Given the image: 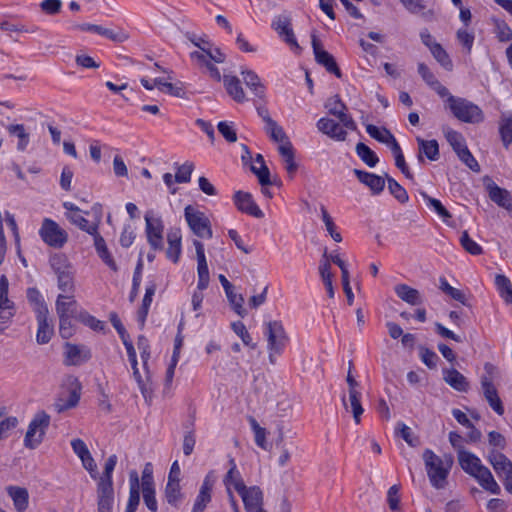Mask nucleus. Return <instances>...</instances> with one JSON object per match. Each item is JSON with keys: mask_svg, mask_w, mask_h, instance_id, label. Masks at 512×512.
<instances>
[{"mask_svg": "<svg viewBox=\"0 0 512 512\" xmlns=\"http://www.w3.org/2000/svg\"><path fill=\"white\" fill-rule=\"evenodd\" d=\"M447 103L453 116L464 123H480L484 120L481 108L465 98L449 95Z\"/></svg>", "mask_w": 512, "mask_h": 512, "instance_id": "1", "label": "nucleus"}, {"mask_svg": "<svg viewBox=\"0 0 512 512\" xmlns=\"http://www.w3.org/2000/svg\"><path fill=\"white\" fill-rule=\"evenodd\" d=\"M82 385L77 377L68 376L65 382V388L57 397L54 408L58 413L76 407L80 401Z\"/></svg>", "mask_w": 512, "mask_h": 512, "instance_id": "2", "label": "nucleus"}, {"mask_svg": "<svg viewBox=\"0 0 512 512\" xmlns=\"http://www.w3.org/2000/svg\"><path fill=\"white\" fill-rule=\"evenodd\" d=\"M49 425L50 416L45 411L37 412L29 423L24 446L28 449H36L42 443Z\"/></svg>", "mask_w": 512, "mask_h": 512, "instance_id": "3", "label": "nucleus"}, {"mask_svg": "<svg viewBox=\"0 0 512 512\" xmlns=\"http://www.w3.org/2000/svg\"><path fill=\"white\" fill-rule=\"evenodd\" d=\"M423 459L431 485L437 489L443 488L449 471L444 467L442 459L430 449L424 451Z\"/></svg>", "mask_w": 512, "mask_h": 512, "instance_id": "4", "label": "nucleus"}, {"mask_svg": "<svg viewBox=\"0 0 512 512\" xmlns=\"http://www.w3.org/2000/svg\"><path fill=\"white\" fill-rule=\"evenodd\" d=\"M39 236L45 244L56 249L62 248L68 241V233L50 218L43 219Z\"/></svg>", "mask_w": 512, "mask_h": 512, "instance_id": "5", "label": "nucleus"}, {"mask_svg": "<svg viewBox=\"0 0 512 512\" xmlns=\"http://www.w3.org/2000/svg\"><path fill=\"white\" fill-rule=\"evenodd\" d=\"M184 216L189 228L196 236L206 239L212 237L211 223L204 212L195 209L192 205H187Z\"/></svg>", "mask_w": 512, "mask_h": 512, "instance_id": "6", "label": "nucleus"}, {"mask_svg": "<svg viewBox=\"0 0 512 512\" xmlns=\"http://www.w3.org/2000/svg\"><path fill=\"white\" fill-rule=\"evenodd\" d=\"M145 233L147 242L153 250H163V231L164 224L161 217H155L153 211L146 212L145 216Z\"/></svg>", "mask_w": 512, "mask_h": 512, "instance_id": "7", "label": "nucleus"}, {"mask_svg": "<svg viewBox=\"0 0 512 512\" xmlns=\"http://www.w3.org/2000/svg\"><path fill=\"white\" fill-rule=\"evenodd\" d=\"M237 492L242 498L246 512H265L263 492L260 487H247L245 483H238Z\"/></svg>", "mask_w": 512, "mask_h": 512, "instance_id": "8", "label": "nucleus"}, {"mask_svg": "<svg viewBox=\"0 0 512 512\" xmlns=\"http://www.w3.org/2000/svg\"><path fill=\"white\" fill-rule=\"evenodd\" d=\"M264 334L267 337L268 350L275 351L276 354H281L287 342V335L282 323L276 320L269 321L265 325Z\"/></svg>", "mask_w": 512, "mask_h": 512, "instance_id": "9", "label": "nucleus"}, {"mask_svg": "<svg viewBox=\"0 0 512 512\" xmlns=\"http://www.w3.org/2000/svg\"><path fill=\"white\" fill-rule=\"evenodd\" d=\"M324 106L328 110L329 114L338 118L345 128L352 131L357 129L355 121L349 114H347V107L339 95H334L328 98Z\"/></svg>", "mask_w": 512, "mask_h": 512, "instance_id": "10", "label": "nucleus"}, {"mask_svg": "<svg viewBox=\"0 0 512 512\" xmlns=\"http://www.w3.org/2000/svg\"><path fill=\"white\" fill-rule=\"evenodd\" d=\"M215 484V475L212 471L208 472L200 486L198 495L193 504L191 512H204L207 505L212 500V490Z\"/></svg>", "mask_w": 512, "mask_h": 512, "instance_id": "11", "label": "nucleus"}, {"mask_svg": "<svg viewBox=\"0 0 512 512\" xmlns=\"http://www.w3.org/2000/svg\"><path fill=\"white\" fill-rule=\"evenodd\" d=\"M312 47L316 62L325 67L327 72L334 74L337 78H341L342 73L335 61V58L329 52L321 48V44L315 35H312Z\"/></svg>", "mask_w": 512, "mask_h": 512, "instance_id": "12", "label": "nucleus"}, {"mask_svg": "<svg viewBox=\"0 0 512 512\" xmlns=\"http://www.w3.org/2000/svg\"><path fill=\"white\" fill-rule=\"evenodd\" d=\"M72 29L84 31V32L96 33V34L103 36L113 42H116V43L124 42L128 38L127 35L122 30L115 32L114 30L105 28L101 25L90 24V23L73 24Z\"/></svg>", "mask_w": 512, "mask_h": 512, "instance_id": "13", "label": "nucleus"}, {"mask_svg": "<svg viewBox=\"0 0 512 512\" xmlns=\"http://www.w3.org/2000/svg\"><path fill=\"white\" fill-rule=\"evenodd\" d=\"M233 201L237 209L242 213L248 214L255 218L264 217V213L255 203L250 193L244 191H237L233 196Z\"/></svg>", "mask_w": 512, "mask_h": 512, "instance_id": "14", "label": "nucleus"}, {"mask_svg": "<svg viewBox=\"0 0 512 512\" xmlns=\"http://www.w3.org/2000/svg\"><path fill=\"white\" fill-rule=\"evenodd\" d=\"M193 245L196 250V256H197V273H198V283L197 288L198 290L202 291L205 290L209 285V269L206 261L205 256V250L204 245L199 240H194Z\"/></svg>", "mask_w": 512, "mask_h": 512, "instance_id": "15", "label": "nucleus"}, {"mask_svg": "<svg viewBox=\"0 0 512 512\" xmlns=\"http://www.w3.org/2000/svg\"><path fill=\"white\" fill-rule=\"evenodd\" d=\"M55 309L58 317L73 316L78 319V315L83 310L79 308L75 295L59 294L55 302Z\"/></svg>", "mask_w": 512, "mask_h": 512, "instance_id": "16", "label": "nucleus"}, {"mask_svg": "<svg viewBox=\"0 0 512 512\" xmlns=\"http://www.w3.org/2000/svg\"><path fill=\"white\" fill-rule=\"evenodd\" d=\"M316 126L320 132L336 141H345L347 138L344 126L333 119L322 117L317 121Z\"/></svg>", "mask_w": 512, "mask_h": 512, "instance_id": "17", "label": "nucleus"}, {"mask_svg": "<svg viewBox=\"0 0 512 512\" xmlns=\"http://www.w3.org/2000/svg\"><path fill=\"white\" fill-rule=\"evenodd\" d=\"M481 386L483 390L484 397L488 402L489 406L498 414H504V406L502 401L498 395L497 389L494 386L492 380L487 376H483L481 378Z\"/></svg>", "mask_w": 512, "mask_h": 512, "instance_id": "18", "label": "nucleus"}, {"mask_svg": "<svg viewBox=\"0 0 512 512\" xmlns=\"http://www.w3.org/2000/svg\"><path fill=\"white\" fill-rule=\"evenodd\" d=\"M91 358L89 349H82L76 344L67 342L65 344V360L67 366H78Z\"/></svg>", "mask_w": 512, "mask_h": 512, "instance_id": "19", "label": "nucleus"}, {"mask_svg": "<svg viewBox=\"0 0 512 512\" xmlns=\"http://www.w3.org/2000/svg\"><path fill=\"white\" fill-rule=\"evenodd\" d=\"M418 144L417 159L420 163H424V157L430 161H437L440 158L439 144L437 140H424L421 137L416 138Z\"/></svg>", "mask_w": 512, "mask_h": 512, "instance_id": "20", "label": "nucleus"}, {"mask_svg": "<svg viewBox=\"0 0 512 512\" xmlns=\"http://www.w3.org/2000/svg\"><path fill=\"white\" fill-rule=\"evenodd\" d=\"M489 198L498 206L503 207L509 211L512 210V197L510 192L504 188L499 187L493 181L486 185Z\"/></svg>", "mask_w": 512, "mask_h": 512, "instance_id": "21", "label": "nucleus"}, {"mask_svg": "<svg viewBox=\"0 0 512 512\" xmlns=\"http://www.w3.org/2000/svg\"><path fill=\"white\" fill-rule=\"evenodd\" d=\"M181 230L179 228H172L167 233L168 247L166 249V257L173 263L179 261L182 246H181Z\"/></svg>", "mask_w": 512, "mask_h": 512, "instance_id": "22", "label": "nucleus"}, {"mask_svg": "<svg viewBox=\"0 0 512 512\" xmlns=\"http://www.w3.org/2000/svg\"><path fill=\"white\" fill-rule=\"evenodd\" d=\"M272 27L277 31V33L284 37V41L293 48L300 49L297 40L295 38L293 29L291 27V23L289 18L284 16L277 17L273 23Z\"/></svg>", "mask_w": 512, "mask_h": 512, "instance_id": "23", "label": "nucleus"}, {"mask_svg": "<svg viewBox=\"0 0 512 512\" xmlns=\"http://www.w3.org/2000/svg\"><path fill=\"white\" fill-rule=\"evenodd\" d=\"M354 174L362 184L369 187L373 194H380L383 191L385 187L383 177L359 169H354Z\"/></svg>", "mask_w": 512, "mask_h": 512, "instance_id": "24", "label": "nucleus"}, {"mask_svg": "<svg viewBox=\"0 0 512 512\" xmlns=\"http://www.w3.org/2000/svg\"><path fill=\"white\" fill-rule=\"evenodd\" d=\"M361 392L360 391H349L348 399L346 395H342L341 400L342 404L346 411H350L353 415L354 421L356 424H359L361 421V415L364 412L362 404L360 402Z\"/></svg>", "mask_w": 512, "mask_h": 512, "instance_id": "25", "label": "nucleus"}, {"mask_svg": "<svg viewBox=\"0 0 512 512\" xmlns=\"http://www.w3.org/2000/svg\"><path fill=\"white\" fill-rule=\"evenodd\" d=\"M7 494L13 501L14 508L17 512H25L29 505V493L24 487L8 486L6 488Z\"/></svg>", "mask_w": 512, "mask_h": 512, "instance_id": "26", "label": "nucleus"}, {"mask_svg": "<svg viewBox=\"0 0 512 512\" xmlns=\"http://www.w3.org/2000/svg\"><path fill=\"white\" fill-rule=\"evenodd\" d=\"M457 458L461 468L472 477L484 466L480 458L469 451H461Z\"/></svg>", "mask_w": 512, "mask_h": 512, "instance_id": "27", "label": "nucleus"}, {"mask_svg": "<svg viewBox=\"0 0 512 512\" xmlns=\"http://www.w3.org/2000/svg\"><path fill=\"white\" fill-rule=\"evenodd\" d=\"M98 512H112L114 504L113 486L97 485Z\"/></svg>", "mask_w": 512, "mask_h": 512, "instance_id": "28", "label": "nucleus"}, {"mask_svg": "<svg viewBox=\"0 0 512 512\" xmlns=\"http://www.w3.org/2000/svg\"><path fill=\"white\" fill-rule=\"evenodd\" d=\"M443 379L456 391L466 392L469 389L466 377L454 368L443 370Z\"/></svg>", "mask_w": 512, "mask_h": 512, "instance_id": "29", "label": "nucleus"}, {"mask_svg": "<svg viewBox=\"0 0 512 512\" xmlns=\"http://www.w3.org/2000/svg\"><path fill=\"white\" fill-rule=\"evenodd\" d=\"M473 477L484 490L495 495L500 494V486L497 484L491 471L486 466H483Z\"/></svg>", "mask_w": 512, "mask_h": 512, "instance_id": "30", "label": "nucleus"}, {"mask_svg": "<svg viewBox=\"0 0 512 512\" xmlns=\"http://www.w3.org/2000/svg\"><path fill=\"white\" fill-rule=\"evenodd\" d=\"M38 330L36 340L39 344H47L54 333L53 326L49 323V313L36 315Z\"/></svg>", "mask_w": 512, "mask_h": 512, "instance_id": "31", "label": "nucleus"}, {"mask_svg": "<svg viewBox=\"0 0 512 512\" xmlns=\"http://www.w3.org/2000/svg\"><path fill=\"white\" fill-rule=\"evenodd\" d=\"M223 83L227 93L234 101L238 103L246 101L244 90L241 86L240 80L236 76L224 75Z\"/></svg>", "mask_w": 512, "mask_h": 512, "instance_id": "32", "label": "nucleus"}, {"mask_svg": "<svg viewBox=\"0 0 512 512\" xmlns=\"http://www.w3.org/2000/svg\"><path fill=\"white\" fill-rule=\"evenodd\" d=\"M394 291L402 301L410 305H420L423 303L420 292L406 284L396 285Z\"/></svg>", "mask_w": 512, "mask_h": 512, "instance_id": "33", "label": "nucleus"}, {"mask_svg": "<svg viewBox=\"0 0 512 512\" xmlns=\"http://www.w3.org/2000/svg\"><path fill=\"white\" fill-rule=\"evenodd\" d=\"M241 74L245 85L256 97L263 99L265 97V86L261 82L259 76L252 70H242Z\"/></svg>", "mask_w": 512, "mask_h": 512, "instance_id": "34", "label": "nucleus"}, {"mask_svg": "<svg viewBox=\"0 0 512 512\" xmlns=\"http://www.w3.org/2000/svg\"><path fill=\"white\" fill-rule=\"evenodd\" d=\"M49 264L57 277L59 275L74 272L72 264L63 253H55L51 255L49 258Z\"/></svg>", "mask_w": 512, "mask_h": 512, "instance_id": "35", "label": "nucleus"}, {"mask_svg": "<svg viewBox=\"0 0 512 512\" xmlns=\"http://www.w3.org/2000/svg\"><path fill=\"white\" fill-rule=\"evenodd\" d=\"M279 154L283 157L285 169L292 178L298 169V165L294 159V151L290 141H286L278 148Z\"/></svg>", "mask_w": 512, "mask_h": 512, "instance_id": "36", "label": "nucleus"}, {"mask_svg": "<svg viewBox=\"0 0 512 512\" xmlns=\"http://www.w3.org/2000/svg\"><path fill=\"white\" fill-rule=\"evenodd\" d=\"M488 459L496 473L500 476L512 470V462L498 451L492 450Z\"/></svg>", "mask_w": 512, "mask_h": 512, "instance_id": "37", "label": "nucleus"}, {"mask_svg": "<svg viewBox=\"0 0 512 512\" xmlns=\"http://www.w3.org/2000/svg\"><path fill=\"white\" fill-rule=\"evenodd\" d=\"M27 300L33 308V311L36 315L49 313L47 304L40 293V291L35 287H30L27 289Z\"/></svg>", "mask_w": 512, "mask_h": 512, "instance_id": "38", "label": "nucleus"}, {"mask_svg": "<svg viewBox=\"0 0 512 512\" xmlns=\"http://www.w3.org/2000/svg\"><path fill=\"white\" fill-rule=\"evenodd\" d=\"M331 265L329 263V259L327 258V251L325 250L323 253L322 260L319 265V273L321 276V279L326 287L327 294L329 298L334 297V288L332 284V273L330 271Z\"/></svg>", "mask_w": 512, "mask_h": 512, "instance_id": "39", "label": "nucleus"}, {"mask_svg": "<svg viewBox=\"0 0 512 512\" xmlns=\"http://www.w3.org/2000/svg\"><path fill=\"white\" fill-rule=\"evenodd\" d=\"M499 134L504 147L507 149L512 143V113H502L499 122Z\"/></svg>", "mask_w": 512, "mask_h": 512, "instance_id": "40", "label": "nucleus"}, {"mask_svg": "<svg viewBox=\"0 0 512 512\" xmlns=\"http://www.w3.org/2000/svg\"><path fill=\"white\" fill-rule=\"evenodd\" d=\"M6 129L10 136L18 139L17 149L25 151L30 142V135L26 131L25 126L23 124H9Z\"/></svg>", "mask_w": 512, "mask_h": 512, "instance_id": "41", "label": "nucleus"}, {"mask_svg": "<svg viewBox=\"0 0 512 512\" xmlns=\"http://www.w3.org/2000/svg\"><path fill=\"white\" fill-rule=\"evenodd\" d=\"M165 499L168 504L171 506L178 508L183 500V493L181 491L180 482H169L167 481L165 491H164Z\"/></svg>", "mask_w": 512, "mask_h": 512, "instance_id": "42", "label": "nucleus"}, {"mask_svg": "<svg viewBox=\"0 0 512 512\" xmlns=\"http://www.w3.org/2000/svg\"><path fill=\"white\" fill-rule=\"evenodd\" d=\"M355 150L358 157L369 167H375L379 162L376 153L366 144L362 142L357 143Z\"/></svg>", "mask_w": 512, "mask_h": 512, "instance_id": "43", "label": "nucleus"}, {"mask_svg": "<svg viewBox=\"0 0 512 512\" xmlns=\"http://www.w3.org/2000/svg\"><path fill=\"white\" fill-rule=\"evenodd\" d=\"M67 219L74 225H76L82 231H85L89 235L92 232V228L99 229V221L89 223V221L79 213H66Z\"/></svg>", "mask_w": 512, "mask_h": 512, "instance_id": "44", "label": "nucleus"}, {"mask_svg": "<svg viewBox=\"0 0 512 512\" xmlns=\"http://www.w3.org/2000/svg\"><path fill=\"white\" fill-rule=\"evenodd\" d=\"M117 464V456L115 454L110 455L106 460L104 471L102 476L99 477L97 485L113 486L112 474Z\"/></svg>", "mask_w": 512, "mask_h": 512, "instance_id": "45", "label": "nucleus"}, {"mask_svg": "<svg viewBox=\"0 0 512 512\" xmlns=\"http://www.w3.org/2000/svg\"><path fill=\"white\" fill-rule=\"evenodd\" d=\"M229 465L230 468L224 477V484L227 489L230 488L231 485H233L235 490L237 491L238 483H244V481L240 475V472L237 469V465L234 458L229 459Z\"/></svg>", "mask_w": 512, "mask_h": 512, "instance_id": "46", "label": "nucleus"}, {"mask_svg": "<svg viewBox=\"0 0 512 512\" xmlns=\"http://www.w3.org/2000/svg\"><path fill=\"white\" fill-rule=\"evenodd\" d=\"M57 287L64 295H74L75 293V282L74 272L59 275L57 277Z\"/></svg>", "mask_w": 512, "mask_h": 512, "instance_id": "47", "label": "nucleus"}, {"mask_svg": "<svg viewBox=\"0 0 512 512\" xmlns=\"http://www.w3.org/2000/svg\"><path fill=\"white\" fill-rule=\"evenodd\" d=\"M495 284L499 290L500 296L506 303H512V284L504 275H497Z\"/></svg>", "mask_w": 512, "mask_h": 512, "instance_id": "48", "label": "nucleus"}, {"mask_svg": "<svg viewBox=\"0 0 512 512\" xmlns=\"http://www.w3.org/2000/svg\"><path fill=\"white\" fill-rule=\"evenodd\" d=\"M430 52L442 67L448 71L452 70L453 63L441 44L432 45Z\"/></svg>", "mask_w": 512, "mask_h": 512, "instance_id": "49", "label": "nucleus"}, {"mask_svg": "<svg viewBox=\"0 0 512 512\" xmlns=\"http://www.w3.org/2000/svg\"><path fill=\"white\" fill-rule=\"evenodd\" d=\"M421 196L424 199L426 205L433 209L441 218L445 220L452 217L451 213L442 205L438 199L429 196L426 192H421Z\"/></svg>", "mask_w": 512, "mask_h": 512, "instance_id": "50", "label": "nucleus"}, {"mask_svg": "<svg viewBox=\"0 0 512 512\" xmlns=\"http://www.w3.org/2000/svg\"><path fill=\"white\" fill-rule=\"evenodd\" d=\"M265 131L274 142H281L283 144L289 141L283 128L274 120L265 124Z\"/></svg>", "mask_w": 512, "mask_h": 512, "instance_id": "51", "label": "nucleus"}, {"mask_svg": "<svg viewBox=\"0 0 512 512\" xmlns=\"http://www.w3.org/2000/svg\"><path fill=\"white\" fill-rule=\"evenodd\" d=\"M77 320L94 331L99 332L105 329V323L103 321L96 319L84 309L79 313Z\"/></svg>", "mask_w": 512, "mask_h": 512, "instance_id": "52", "label": "nucleus"}, {"mask_svg": "<svg viewBox=\"0 0 512 512\" xmlns=\"http://www.w3.org/2000/svg\"><path fill=\"white\" fill-rule=\"evenodd\" d=\"M225 294L227 296V299H228L230 305L232 306L233 310L235 311V313L241 317H244L247 314V312L243 308V303H244L243 296L241 294H236L234 292V287L229 289V291H226Z\"/></svg>", "mask_w": 512, "mask_h": 512, "instance_id": "53", "label": "nucleus"}, {"mask_svg": "<svg viewBox=\"0 0 512 512\" xmlns=\"http://www.w3.org/2000/svg\"><path fill=\"white\" fill-rule=\"evenodd\" d=\"M460 244L463 249L471 255L476 256L483 253V248L469 236L467 231L462 232L460 236Z\"/></svg>", "mask_w": 512, "mask_h": 512, "instance_id": "54", "label": "nucleus"}, {"mask_svg": "<svg viewBox=\"0 0 512 512\" xmlns=\"http://www.w3.org/2000/svg\"><path fill=\"white\" fill-rule=\"evenodd\" d=\"M388 190L400 202L406 203L409 200L407 191L392 177L387 175Z\"/></svg>", "mask_w": 512, "mask_h": 512, "instance_id": "55", "label": "nucleus"}, {"mask_svg": "<svg viewBox=\"0 0 512 512\" xmlns=\"http://www.w3.org/2000/svg\"><path fill=\"white\" fill-rule=\"evenodd\" d=\"M366 132L370 137L374 138L380 143L386 144L388 137H392L393 134L385 127L379 128L373 124L366 125Z\"/></svg>", "mask_w": 512, "mask_h": 512, "instance_id": "56", "label": "nucleus"}, {"mask_svg": "<svg viewBox=\"0 0 512 512\" xmlns=\"http://www.w3.org/2000/svg\"><path fill=\"white\" fill-rule=\"evenodd\" d=\"M231 328L235 332V334L241 338L244 345L250 347L251 349L256 348V344L252 342V337H251L250 333L248 332V330L246 329V326L244 325L243 322H241V321L233 322L231 324Z\"/></svg>", "mask_w": 512, "mask_h": 512, "instance_id": "57", "label": "nucleus"}, {"mask_svg": "<svg viewBox=\"0 0 512 512\" xmlns=\"http://www.w3.org/2000/svg\"><path fill=\"white\" fill-rule=\"evenodd\" d=\"M457 156L459 160L464 163L469 169H471L473 172H480L481 168L478 163V161L475 159V157L472 155L468 147L461 148V151L457 153Z\"/></svg>", "mask_w": 512, "mask_h": 512, "instance_id": "58", "label": "nucleus"}, {"mask_svg": "<svg viewBox=\"0 0 512 512\" xmlns=\"http://www.w3.org/2000/svg\"><path fill=\"white\" fill-rule=\"evenodd\" d=\"M59 334L63 339H69L75 334V325L72 322L73 316L58 317Z\"/></svg>", "mask_w": 512, "mask_h": 512, "instance_id": "59", "label": "nucleus"}, {"mask_svg": "<svg viewBox=\"0 0 512 512\" xmlns=\"http://www.w3.org/2000/svg\"><path fill=\"white\" fill-rule=\"evenodd\" d=\"M321 216H322V220L325 224L326 230L330 234V236L333 238V240L336 242H341L342 236L339 232L336 231V226L333 222V219L331 218L328 211L326 210V208L323 205L321 206Z\"/></svg>", "mask_w": 512, "mask_h": 512, "instance_id": "60", "label": "nucleus"}, {"mask_svg": "<svg viewBox=\"0 0 512 512\" xmlns=\"http://www.w3.org/2000/svg\"><path fill=\"white\" fill-rule=\"evenodd\" d=\"M445 137L456 154L459 153V151H461V148L467 147L462 134L455 130H448L445 134Z\"/></svg>", "mask_w": 512, "mask_h": 512, "instance_id": "61", "label": "nucleus"}, {"mask_svg": "<svg viewBox=\"0 0 512 512\" xmlns=\"http://www.w3.org/2000/svg\"><path fill=\"white\" fill-rule=\"evenodd\" d=\"M14 315V304L9 300L8 294L0 297V320L2 322L9 321Z\"/></svg>", "mask_w": 512, "mask_h": 512, "instance_id": "62", "label": "nucleus"}, {"mask_svg": "<svg viewBox=\"0 0 512 512\" xmlns=\"http://www.w3.org/2000/svg\"><path fill=\"white\" fill-rule=\"evenodd\" d=\"M439 288L454 300L459 301L462 304H465L466 298L464 293L461 290L452 287L444 277L440 278Z\"/></svg>", "mask_w": 512, "mask_h": 512, "instance_id": "63", "label": "nucleus"}, {"mask_svg": "<svg viewBox=\"0 0 512 512\" xmlns=\"http://www.w3.org/2000/svg\"><path fill=\"white\" fill-rule=\"evenodd\" d=\"M194 170V164L186 161L183 165L177 167L175 181L177 183H188L191 180V174Z\"/></svg>", "mask_w": 512, "mask_h": 512, "instance_id": "64", "label": "nucleus"}]
</instances>
